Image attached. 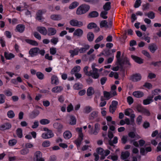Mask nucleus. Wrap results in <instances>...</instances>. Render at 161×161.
Here are the masks:
<instances>
[{
	"label": "nucleus",
	"instance_id": "nucleus-1",
	"mask_svg": "<svg viewBox=\"0 0 161 161\" xmlns=\"http://www.w3.org/2000/svg\"><path fill=\"white\" fill-rule=\"evenodd\" d=\"M90 6L86 4L80 5L77 8L76 14L78 15H81L87 13L90 10Z\"/></svg>",
	"mask_w": 161,
	"mask_h": 161
},
{
	"label": "nucleus",
	"instance_id": "nucleus-2",
	"mask_svg": "<svg viewBox=\"0 0 161 161\" xmlns=\"http://www.w3.org/2000/svg\"><path fill=\"white\" fill-rule=\"evenodd\" d=\"M29 53L31 57L36 56L38 54L43 56L45 53V51L44 49L40 50L38 47H35L31 49Z\"/></svg>",
	"mask_w": 161,
	"mask_h": 161
},
{
	"label": "nucleus",
	"instance_id": "nucleus-3",
	"mask_svg": "<svg viewBox=\"0 0 161 161\" xmlns=\"http://www.w3.org/2000/svg\"><path fill=\"white\" fill-rule=\"evenodd\" d=\"M120 64L119 63H118L117 65L120 66L121 70H122L124 68V65H125L127 67L128 66H131V64L129 62V60L126 57L123 59H122L120 61Z\"/></svg>",
	"mask_w": 161,
	"mask_h": 161
},
{
	"label": "nucleus",
	"instance_id": "nucleus-4",
	"mask_svg": "<svg viewBox=\"0 0 161 161\" xmlns=\"http://www.w3.org/2000/svg\"><path fill=\"white\" fill-rule=\"evenodd\" d=\"M142 76L138 73L134 74L130 76V80L133 82H137L141 80Z\"/></svg>",
	"mask_w": 161,
	"mask_h": 161
},
{
	"label": "nucleus",
	"instance_id": "nucleus-5",
	"mask_svg": "<svg viewBox=\"0 0 161 161\" xmlns=\"http://www.w3.org/2000/svg\"><path fill=\"white\" fill-rule=\"evenodd\" d=\"M70 24L74 26L80 27L83 26V23L82 22L78 21L76 19H72L69 21Z\"/></svg>",
	"mask_w": 161,
	"mask_h": 161
},
{
	"label": "nucleus",
	"instance_id": "nucleus-6",
	"mask_svg": "<svg viewBox=\"0 0 161 161\" xmlns=\"http://www.w3.org/2000/svg\"><path fill=\"white\" fill-rule=\"evenodd\" d=\"M35 161H44V159L42 158V154L40 151L36 152L34 154Z\"/></svg>",
	"mask_w": 161,
	"mask_h": 161
},
{
	"label": "nucleus",
	"instance_id": "nucleus-7",
	"mask_svg": "<svg viewBox=\"0 0 161 161\" xmlns=\"http://www.w3.org/2000/svg\"><path fill=\"white\" fill-rule=\"evenodd\" d=\"M54 136V134L52 132V131H50L47 133H43L42 134V137L44 139H47L52 138Z\"/></svg>",
	"mask_w": 161,
	"mask_h": 161
},
{
	"label": "nucleus",
	"instance_id": "nucleus-8",
	"mask_svg": "<svg viewBox=\"0 0 161 161\" xmlns=\"http://www.w3.org/2000/svg\"><path fill=\"white\" fill-rule=\"evenodd\" d=\"M131 58L136 63L141 64L143 63L144 59L134 55H131Z\"/></svg>",
	"mask_w": 161,
	"mask_h": 161
},
{
	"label": "nucleus",
	"instance_id": "nucleus-9",
	"mask_svg": "<svg viewBox=\"0 0 161 161\" xmlns=\"http://www.w3.org/2000/svg\"><path fill=\"white\" fill-rule=\"evenodd\" d=\"M57 32L55 29L52 27L48 28L47 31V34L48 36H52L54 35Z\"/></svg>",
	"mask_w": 161,
	"mask_h": 161
},
{
	"label": "nucleus",
	"instance_id": "nucleus-10",
	"mask_svg": "<svg viewBox=\"0 0 161 161\" xmlns=\"http://www.w3.org/2000/svg\"><path fill=\"white\" fill-rule=\"evenodd\" d=\"M37 30L41 34L46 35L47 34V30L44 27L38 26L37 28Z\"/></svg>",
	"mask_w": 161,
	"mask_h": 161
},
{
	"label": "nucleus",
	"instance_id": "nucleus-11",
	"mask_svg": "<svg viewBox=\"0 0 161 161\" xmlns=\"http://www.w3.org/2000/svg\"><path fill=\"white\" fill-rule=\"evenodd\" d=\"M99 15L98 12L95 11L90 12L89 13L87 17L89 18H94L97 17Z\"/></svg>",
	"mask_w": 161,
	"mask_h": 161
},
{
	"label": "nucleus",
	"instance_id": "nucleus-12",
	"mask_svg": "<svg viewBox=\"0 0 161 161\" xmlns=\"http://www.w3.org/2000/svg\"><path fill=\"white\" fill-rule=\"evenodd\" d=\"M148 48L151 53H154L157 50L158 48L156 44L152 43L149 45Z\"/></svg>",
	"mask_w": 161,
	"mask_h": 161
},
{
	"label": "nucleus",
	"instance_id": "nucleus-13",
	"mask_svg": "<svg viewBox=\"0 0 161 161\" xmlns=\"http://www.w3.org/2000/svg\"><path fill=\"white\" fill-rule=\"evenodd\" d=\"M43 14V12L42 10H39L36 13V19L40 21H42V20L43 19L42 15Z\"/></svg>",
	"mask_w": 161,
	"mask_h": 161
},
{
	"label": "nucleus",
	"instance_id": "nucleus-14",
	"mask_svg": "<svg viewBox=\"0 0 161 161\" xmlns=\"http://www.w3.org/2000/svg\"><path fill=\"white\" fill-rule=\"evenodd\" d=\"M153 96H148L147 99L143 100V104L145 105L150 104L153 101Z\"/></svg>",
	"mask_w": 161,
	"mask_h": 161
},
{
	"label": "nucleus",
	"instance_id": "nucleus-15",
	"mask_svg": "<svg viewBox=\"0 0 161 161\" xmlns=\"http://www.w3.org/2000/svg\"><path fill=\"white\" fill-rule=\"evenodd\" d=\"M132 95L136 97L140 98L144 96V93L141 91H136L133 92Z\"/></svg>",
	"mask_w": 161,
	"mask_h": 161
},
{
	"label": "nucleus",
	"instance_id": "nucleus-16",
	"mask_svg": "<svg viewBox=\"0 0 161 161\" xmlns=\"http://www.w3.org/2000/svg\"><path fill=\"white\" fill-rule=\"evenodd\" d=\"M83 32V31L82 29H78L75 30L73 35L74 36H77L80 37L82 35Z\"/></svg>",
	"mask_w": 161,
	"mask_h": 161
},
{
	"label": "nucleus",
	"instance_id": "nucleus-17",
	"mask_svg": "<svg viewBox=\"0 0 161 161\" xmlns=\"http://www.w3.org/2000/svg\"><path fill=\"white\" fill-rule=\"evenodd\" d=\"M50 18L53 20L58 21L62 19V17L59 14H53L51 15Z\"/></svg>",
	"mask_w": 161,
	"mask_h": 161
},
{
	"label": "nucleus",
	"instance_id": "nucleus-18",
	"mask_svg": "<svg viewBox=\"0 0 161 161\" xmlns=\"http://www.w3.org/2000/svg\"><path fill=\"white\" fill-rule=\"evenodd\" d=\"M51 83L55 85H57L58 83V79L57 77L55 75H53L51 77Z\"/></svg>",
	"mask_w": 161,
	"mask_h": 161
},
{
	"label": "nucleus",
	"instance_id": "nucleus-19",
	"mask_svg": "<svg viewBox=\"0 0 161 161\" xmlns=\"http://www.w3.org/2000/svg\"><path fill=\"white\" fill-rule=\"evenodd\" d=\"M94 37V35L93 32H89L87 35V38L88 41L92 42L93 41Z\"/></svg>",
	"mask_w": 161,
	"mask_h": 161
},
{
	"label": "nucleus",
	"instance_id": "nucleus-20",
	"mask_svg": "<svg viewBox=\"0 0 161 161\" xmlns=\"http://www.w3.org/2000/svg\"><path fill=\"white\" fill-rule=\"evenodd\" d=\"M111 3L109 2H108L105 3L103 6V8L104 11H107L110 10L111 8Z\"/></svg>",
	"mask_w": 161,
	"mask_h": 161
},
{
	"label": "nucleus",
	"instance_id": "nucleus-21",
	"mask_svg": "<svg viewBox=\"0 0 161 161\" xmlns=\"http://www.w3.org/2000/svg\"><path fill=\"white\" fill-rule=\"evenodd\" d=\"M16 29L18 31L22 33L25 30V26L22 24H19L17 25Z\"/></svg>",
	"mask_w": 161,
	"mask_h": 161
},
{
	"label": "nucleus",
	"instance_id": "nucleus-22",
	"mask_svg": "<svg viewBox=\"0 0 161 161\" xmlns=\"http://www.w3.org/2000/svg\"><path fill=\"white\" fill-rule=\"evenodd\" d=\"M83 46L84 47H81L79 50V52L80 53H85L90 48V46L88 44H85Z\"/></svg>",
	"mask_w": 161,
	"mask_h": 161
},
{
	"label": "nucleus",
	"instance_id": "nucleus-23",
	"mask_svg": "<svg viewBox=\"0 0 161 161\" xmlns=\"http://www.w3.org/2000/svg\"><path fill=\"white\" fill-rule=\"evenodd\" d=\"M83 139V137H78L77 139L74 141V143L77 147H80L81 144V142Z\"/></svg>",
	"mask_w": 161,
	"mask_h": 161
},
{
	"label": "nucleus",
	"instance_id": "nucleus-24",
	"mask_svg": "<svg viewBox=\"0 0 161 161\" xmlns=\"http://www.w3.org/2000/svg\"><path fill=\"white\" fill-rule=\"evenodd\" d=\"M11 127V125L9 123H6L0 126L1 129L2 130H8L10 129Z\"/></svg>",
	"mask_w": 161,
	"mask_h": 161
},
{
	"label": "nucleus",
	"instance_id": "nucleus-25",
	"mask_svg": "<svg viewBox=\"0 0 161 161\" xmlns=\"http://www.w3.org/2000/svg\"><path fill=\"white\" fill-rule=\"evenodd\" d=\"M53 127L57 129L59 131H60L63 128V125L60 123H55L53 125Z\"/></svg>",
	"mask_w": 161,
	"mask_h": 161
},
{
	"label": "nucleus",
	"instance_id": "nucleus-26",
	"mask_svg": "<svg viewBox=\"0 0 161 161\" xmlns=\"http://www.w3.org/2000/svg\"><path fill=\"white\" fill-rule=\"evenodd\" d=\"M4 57L6 59L10 60L14 57V55L12 53H8L6 52L4 53Z\"/></svg>",
	"mask_w": 161,
	"mask_h": 161
},
{
	"label": "nucleus",
	"instance_id": "nucleus-27",
	"mask_svg": "<svg viewBox=\"0 0 161 161\" xmlns=\"http://www.w3.org/2000/svg\"><path fill=\"white\" fill-rule=\"evenodd\" d=\"M130 155V153L128 151H126L125 152H122L121 153V159L123 160L126 159Z\"/></svg>",
	"mask_w": 161,
	"mask_h": 161
},
{
	"label": "nucleus",
	"instance_id": "nucleus-28",
	"mask_svg": "<svg viewBox=\"0 0 161 161\" xmlns=\"http://www.w3.org/2000/svg\"><path fill=\"white\" fill-rule=\"evenodd\" d=\"M100 129V125L98 123H96L95 125V129L93 133L95 135H97Z\"/></svg>",
	"mask_w": 161,
	"mask_h": 161
},
{
	"label": "nucleus",
	"instance_id": "nucleus-29",
	"mask_svg": "<svg viewBox=\"0 0 161 161\" xmlns=\"http://www.w3.org/2000/svg\"><path fill=\"white\" fill-rule=\"evenodd\" d=\"M79 5V3L75 1L72 2L69 5V8L70 9H73L77 7Z\"/></svg>",
	"mask_w": 161,
	"mask_h": 161
},
{
	"label": "nucleus",
	"instance_id": "nucleus-30",
	"mask_svg": "<svg viewBox=\"0 0 161 161\" xmlns=\"http://www.w3.org/2000/svg\"><path fill=\"white\" fill-rule=\"evenodd\" d=\"M78 49L75 48L73 50H70L69 51V53L71 54L70 56L72 57L74 55H77L78 54Z\"/></svg>",
	"mask_w": 161,
	"mask_h": 161
},
{
	"label": "nucleus",
	"instance_id": "nucleus-31",
	"mask_svg": "<svg viewBox=\"0 0 161 161\" xmlns=\"http://www.w3.org/2000/svg\"><path fill=\"white\" fill-rule=\"evenodd\" d=\"M40 112L37 110L35 109L33 111L31 114L30 116L32 118H34L37 116L39 114Z\"/></svg>",
	"mask_w": 161,
	"mask_h": 161
},
{
	"label": "nucleus",
	"instance_id": "nucleus-32",
	"mask_svg": "<svg viewBox=\"0 0 161 161\" xmlns=\"http://www.w3.org/2000/svg\"><path fill=\"white\" fill-rule=\"evenodd\" d=\"M98 112L94 111L92 112L90 115L89 119L90 120H93L94 118H96L97 116Z\"/></svg>",
	"mask_w": 161,
	"mask_h": 161
},
{
	"label": "nucleus",
	"instance_id": "nucleus-33",
	"mask_svg": "<svg viewBox=\"0 0 161 161\" xmlns=\"http://www.w3.org/2000/svg\"><path fill=\"white\" fill-rule=\"evenodd\" d=\"M80 69V66H77L74 67L71 71V74L73 75L74 73H77L79 72Z\"/></svg>",
	"mask_w": 161,
	"mask_h": 161
},
{
	"label": "nucleus",
	"instance_id": "nucleus-34",
	"mask_svg": "<svg viewBox=\"0 0 161 161\" xmlns=\"http://www.w3.org/2000/svg\"><path fill=\"white\" fill-rule=\"evenodd\" d=\"M63 89L61 86H56L52 88V91L53 92L55 93L59 92H60Z\"/></svg>",
	"mask_w": 161,
	"mask_h": 161
},
{
	"label": "nucleus",
	"instance_id": "nucleus-35",
	"mask_svg": "<svg viewBox=\"0 0 161 161\" xmlns=\"http://www.w3.org/2000/svg\"><path fill=\"white\" fill-rule=\"evenodd\" d=\"M25 41L27 43L34 46H37L38 44L37 42L35 40L30 39H26Z\"/></svg>",
	"mask_w": 161,
	"mask_h": 161
},
{
	"label": "nucleus",
	"instance_id": "nucleus-36",
	"mask_svg": "<svg viewBox=\"0 0 161 161\" xmlns=\"http://www.w3.org/2000/svg\"><path fill=\"white\" fill-rule=\"evenodd\" d=\"M70 121L69 124L70 125H74L76 124V119L75 116L73 115H71L70 116Z\"/></svg>",
	"mask_w": 161,
	"mask_h": 161
},
{
	"label": "nucleus",
	"instance_id": "nucleus-37",
	"mask_svg": "<svg viewBox=\"0 0 161 161\" xmlns=\"http://www.w3.org/2000/svg\"><path fill=\"white\" fill-rule=\"evenodd\" d=\"M64 136L66 139H69L72 136L71 133L69 131H66L64 133Z\"/></svg>",
	"mask_w": 161,
	"mask_h": 161
},
{
	"label": "nucleus",
	"instance_id": "nucleus-38",
	"mask_svg": "<svg viewBox=\"0 0 161 161\" xmlns=\"http://www.w3.org/2000/svg\"><path fill=\"white\" fill-rule=\"evenodd\" d=\"M94 93V91L92 87H90L88 88L87 91V94L88 96H91Z\"/></svg>",
	"mask_w": 161,
	"mask_h": 161
},
{
	"label": "nucleus",
	"instance_id": "nucleus-39",
	"mask_svg": "<svg viewBox=\"0 0 161 161\" xmlns=\"http://www.w3.org/2000/svg\"><path fill=\"white\" fill-rule=\"evenodd\" d=\"M145 15L147 16L148 17L151 19H153L155 17V14L153 11H150L148 13H145Z\"/></svg>",
	"mask_w": 161,
	"mask_h": 161
},
{
	"label": "nucleus",
	"instance_id": "nucleus-40",
	"mask_svg": "<svg viewBox=\"0 0 161 161\" xmlns=\"http://www.w3.org/2000/svg\"><path fill=\"white\" fill-rule=\"evenodd\" d=\"M108 22L106 20L102 21L100 24V26L101 28L104 27L108 28V25H107Z\"/></svg>",
	"mask_w": 161,
	"mask_h": 161
},
{
	"label": "nucleus",
	"instance_id": "nucleus-41",
	"mask_svg": "<svg viewBox=\"0 0 161 161\" xmlns=\"http://www.w3.org/2000/svg\"><path fill=\"white\" fill-rule=\"evenodd\" d=\"M97 24L94 22H91L89 23L87 25V28L89 29H92L96 27Z\"/></svg>",
	"mask_w": 161,
	"mask_h": 161
},
{
	"label": "nucleus",
	"instance_id": "nucleus-42",
	"mask_svg": "<svg viewBox=\"0 0 161 161\" xmlns=\"http://www.w3.org/2000/svg\"><path fill=\"white\" fill-rule=\"evenodd\" d=\"M16 134L18 137L21 138L22 137V130L21 128H18L16 130Z\"/></svg>",
	"mask_w": 161,
	"mask_h": 161
},
{
	"label": "nucleus",
	"instance_id": "nucleus-43",
	"mask_svg": "<svg viewBox=\"0 0 161 161\" xmlns=\"http://www.w3.org/2000/svg\"><path fill=\"white\" fill-rule=\"evenodd\" d=\"M161 91L160 89H155L152 92V95L151 96H153V98L155 95H157L158 94L159 92H161Z\"/></svg>",
	"mask_w": 161,
	"mask_h": 161
},
{
	"label": "nucleus",
	"instance_id": "nucleus-44",
	"mask_svg": "<svg viewBox=\"0 0 161 161\" xmlns=\"http://www.w3.org/2000/svg\"><path fill=\"white\" fill-rule=\"evenodd\" d=\"M150 4L148 3H146L142 5V10L143 11H145L149 9Z\"/></svg>",
	"mask_w": 161,
	"mask_h": 161
},
{
	"label": "nucleus",
	"instance_id": "nucleus-45",
	"mask_svg": "<svg viewBox=\"0 0 161 161\" xmlns=\"http://www.w3.org/2000/svg\"><path fill=\"white\" fill-rule=\"evenodd\" d=\"M120 55L121 52L119 51H118L117 52V55H116V58H117L116 63H117L118 64V63H119L120 64V61L121 60L120 58Z\"/></svg>",
	"mask_w": 161,
	"mask_h": 161
},
{
	"label": "nucleus",
	"instance_id": "nucleus-46",
	"mask_svg": "<svg viewBox=\"0 0 161 161\" xmlns=\"http://www.w3.org/2000/svg\"><path fill=\"white\" fill-rule=\"evenodd\" d=\"M7 116L10 118H12L15 116V114L13 110H10L7 112Z\"/></svg>",
	"mask_w": 161,
	"mask_h": 161
},
{
	"label": "nucleus",
	"instance_id": "nucleus-47",
	"mask_svg": "<svg viewBox=\"0 0 161 161\" xmlns=\"http://www.w3.org/2000/svg\"><path fill=\"white\" fill-rule=\"evenodd\" d=\"M50 122V120L47 119H42L40 121V123L43 125L48 124Z\"/></svg>",
	"mask_w": 161,
	"mask_h": 161
},
{
	"label": "nucleus",
	"instance_id": "nucleus-48",
	"mask_svg": "<svg viewBox=\"0 0 161 161\" xmlns=\"http://www.w3.org/2000/svg\"><path fill=\"white\" fill-rule=\"evenodd\" d=\"M136 108L137 111L139 112H140L141 113H142V112L143 111V110L144 109V108L141 105L139 104H138L136 106Z\"/></svg>",
	"mask_w": 161,
	"mask_h": 161
},
{
	"label": "nucleus",
	"instance_id": "nucleus-49",
	"mask_svg": "<svg viewBox=\"0 0 161 161\" xmlns=\"http://www.w3.org/2000/svg\"><path fill=\"white\" fill-rule=\"evenodd\" d=\"M37 78L40 80H42L44 78V75L42 72H38L36 73Z\"/></svg>",
	"mask_w": 161,
	"mask_h": 161
},
{
	"label": "nucleus",
	"instance_id": "nucleus-50",
	"mask_svg": "<svg viewBox=\"0 0 161 161\" xmlns=\"http://www.w3.org/2000/svg\"><path fill=\"white\" fill-rule=\"evenodd\" d=\"M96 151L97 152L98 154L101 155H103L105 152L103 149L101 147L97 148L96 149Z\"/></svg>",
	"mask_w": 161,
	"mask_h": 161
},
{
	"label": "nucleus",
	"instance_id": "nucleus-51",
	"mask_svg": "<svg viewBox=\"0 0 161 161\" xmlns=\"http://www.w3.org/2000/svg\"><path fill=\"white\" fill-rule=\"evenodd\" d=\"M108 13L106 11H102L100 14V16L104 19H106L108 17L106 16L108 14Z\"/></svg>",
	"mask_w": 161,
	"mask_h": 161
},
{
	"label": "nucleus",
	"instance_id": "nucleus-52",
	"mask_svg": "<svg viewBox=\"0 0 161 161\" xmlns=\"http://www.w3.org/2000/svg\"><path fill=\"white\" fill-rule=\"evenodd\" d=\"M50 142L49 141H44L42 144V146L44 147H47L50 146Z\"/></svg>",
	"mask_w": 161,
	"mask_h": 161
},
{
	"label": "nucleus",
	"instance_id": "nucleus-53",
	"mask_svg": "<svg viewBox=\"0 0 161 161\" xmlns=\"http://www.w3.org/2000/svg\"><path fill=\"white\" fill-rule=\"evenodd\" d=\"M104 96V97L107 98V99H109L111 97V95L110 93L108 92L104 91L103 92Z\"/></svg>",
	"mask_w": 161,
	"mask_h": 161
},
{
	"label": "nucleus",
	"instance_id": "nucleus-54",
	"mask_svg": "<svg viewBox=\"0 0 161 161\" xmlns=\"http://www.w3.org/2000/svg\"><path fill=\"white\" fill-rule=\"evenodd\" d=\"M151 64L153 65L154 67H159L161 66V61L156 62H152L151 63Z\"/></svg>",
	"mask_w": 161,
	"mask_h": 161
},
{
	"label": "nucleus",
	"instance_id": "nucleus-55",
	"mask_svg": "<svg viewBox=\"0 0 161 161\" xmlns=\"http://www.w3.org/2000/svg\"><path fill=\"white\" fill-rule=\"evenodd\" d=\"M92 110V107L89 106H86L84 109V112L86 114H88L91 112Z\"/></svg>",
	"mask_w": 161,
	"mask_h": 161
},
{
	"label": "nucleus",
	"instance_id": "nucleus-56",
	"mask_svg": "<svg viewBox=\"0 0 161 161\" xmlns=\"http://www.w3.org/2000/svg\"><path fill=\"white\" fill-rule=\"evenodd\" d=\"M142 3V1L141 0H136L134 5V7L136 8L139 7Z\"/></svg>",
	"mask_w": 161,
	"mask_h": 161
},
{
	"label": "nucleus",
	"instance_id": "nucleus-57",
	"mask_svg": "<svg viewBox=\"0 0 161 161\" xmlns=\"http://www.w3.org/2000/svg\"><path fill=\"white\" fill-rule=\"evenodd\" d=\"M17 143V141L15 139L10 140L8 142V144L10 146H13Z\"/></svg>",
	"mask_w": 161,
	"mask_h": 161
},
{
	"label": "nucleus",
	"instance_id": "nucleus-58",
	"mask_svg": "<svg viewBox=\"0 0 161 161\" xmlns=\"http://www.w3.org/2000/svg\"><path fill=\"white\" fill-rule=\"evenodd\" d=\"M29 152V150L26 148H24L20 150V153L23 155H25L27 154Z\"/></svg>",
	"mask_w": 161,
	"mask_h": 161
},
{
	"label": "nucleus",
	"instance_id": "nucleus-59",
	"mask_svg": "<svg viewBox=\"0 0 161 161\" xmlns=\"http://www.w3.org/2000/svg\"><path fill=\"white\" fill-rule=\"evenodd\" d=\"M58 42V37H53L51 40V42L54 45H56Z\"/></svg>",
	"mask_w": 161,
	"mask_h": 161
},
{
	"label": "nucleus",
	"instance_id": "nucleus-60",
	"mask_svg": "<svg viewBox=\"0 0 161 161\" xmlns=\"http://www.w3.org/2000/svg\"><path fill=\"white\" fill-rule=\"evenodd\" d=\"M76 130L79 132V136L80 137H83V135L82 133V128H77Z\"/></svg>",
	"mask_w": 161,
	"mask_h": 161
},
{
	"label": "nucleus",
	"instance_id": "nucleus-61",
	"mask_svg": "<svg viewBox=\"0 0 161 161\" xmlns=\"http://www.w3.org/2000/svg\"><path fill=\"white\" fill-rule=\"evenodd\" d=\"M5 96L3 94H0V103L2 104L4 103Z\"/></svg>",
	"mask_w": 161,
	"mask_h": 161
},
{
	"label": "nucleus",
	"instance_id": "nucleus-62",
	"mask_svg": "<svg viewBox=\"0 0 161 161\" xmlns=\"http://www.w3.org/2000/svg\"><path fill=\"white\" fill-rule=\"evenodd\" d=\"M118 104V103L117 101H113L112 102L111 104L110 105V106H111L112 107L116 109Z\"/></svg>",
	"mask_w": 161,
	"mask_h": 161
},
{
	"label": "nucleus",
	"instance_id": "nucleus-63",
	"mask_svg": "<svg viewBox=\"0 0 161 161\" xmlns=\"http://www.w3.org/2000/svg\"><path fill=\"white\" fill-rule=\"evenodd\" d=\"M33 35L35 37L38 39L40 40L41 39L40 35L37 32L35 31L33 33Z\"/></svg>",
	"mask_w": 161,
	"mask_h": 161
},
{
	"label": "nucleus",
	"instance_id": "nucleus-64",
	"mask_svg": "<svg viewBox=\"0 0 161 161\" xmlns=\"http://www.w3.org/2000/svg\"><path fill=\"white\" fill-rule=\"evenodd\" d=\"M127 101L129 104L130 105L133 103L134 100L131 97L129 96L127 97Z\"/></svg>",
	"mask_w": 161,
	"mask_h": 161
}]
</instances>
